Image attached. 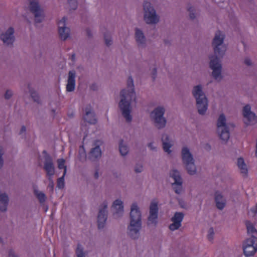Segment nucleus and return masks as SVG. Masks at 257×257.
<instances>
[{"label": "nucleus", "mask_w": 257, "mask_h": 257, "mask_svg": "<svg viewBox=\"0 0 257 257\" xmlns=\"http://www.w3.org/2000/svg\"><path fill=\"white\" fill-rule=\"evenodd\" d=\"M121 100L119 102V107L122 115L128 122L132 121L131 115V104L133 100L136 101V93L134 90V81L131 76L129 77L127 82V89H122L120 92Z\"/></svg>", "instance_id": "obj_1"}, {"label": "nucleus", "mask_w": 257, "mask_h": 257, "mask_svg": "<svg viewBox=\"0 0 257 257\" xmlns=\"http://www.w3.org/2000/svg\"><path fill=\"white\" fill-rule=\"evenodd\" d=\"M224 38V35L220 31H218L216 32L215 37L212 41V46L215 56H211L209 57L210 67L212 70V76L215 79L221 77V65L219 63V58L223 55V52H221L219 47L222 45Z\"/></svg>", "instance_id": "obj_2"}, {"label": "nucleus", "mask_w": 257, "mask_h": 257, "mask_svg": "<svg viewBox=\"0 0 257 257\" xmlns=\"http://www.w3.org/2000/svg\"><path fill=\"white\" fill-rule=\"evenodd\" d=\"M130 218L128 233L131 238L136 239L139 236L142 225L141 213L136 203H133L131 206Z\"/></svg>", "instance_id": "obj_3"}, {"label": "nucleus", "mask_w": 257, "mask_h": 257, "mask_svg": "<svg viewBox=\"0 0 257 257\" xmlns=\"http://www.w3.org/2000/svg\"><path fill=\"white\" fill-rule=\"evenodd\" d=\"M192 93L196 100L198 112L200 114H204L208 107L207 99L202 90L200 85L194 87Z\"/></svg>", "instance_id": "obj_4"}, {"label": "nucleus", "mask_w": 257, "mask_h": 257, "mask_svg": "<svg viewBox=\"0 0 257 257\" xmlns=\"http://www.w3.org/2000/svg\"><path fill=\"white\" fill-rule=\"evenodd\" d=\"M217 132L219 138L222 141H227L229 138V132L226 123V118L224 114H221L217 122Z\"/></svg>", "instance_id": "obj_5"}, {"label": "nucleus", "mask_w": 257, "mask_h": 257, "mask_svg": "<svg viewBox=\"0 0 257 257\" xmlns=\"http://www.w3.org/2000/svg\"><path fill=\"white\" fill-rule=\"evenodd\" d=\"M182 157L183 162L185 165L188 174L190 175L195 174L196 173V167L193 157L187 148L184 147L182 149Z\"/></svg>", "instance_id": "obj_6"}, {"label": "nucleus", "mask_w": 257, "mask_h": 257, "mask_svg": "<svg viewBox=\"0 0 257 257\" xmlns=\"http://www.w3.org/2000/svg\"><path fill=\"white\" fill-rule=\"evenodd\" d=\"M243 250L246 257L253 256L257 251V237L251 235L246 239L243 244Z\"/></svg>", "instance_id": "obj_7"}, {"label": "nucleus", "mask_w": 257, "mask_h": 257, "mask_svg": "<svg viewBox=\"0 0 257 257\" xmlns=\"http://www.w3.org/2000/svg\"><path fill=\"white\" fill-rule=\"evenodd\" d=\"M143 6L145 11L144 20L146 23L149 24L157 23L159 22V18L151 4L148 2H145Z\"/></svg>", "instance_id": "obj_8"}, {"label": "nucleus", "mask_w": 257, "mask_h": 257, "mask_svg": "<svg viewBox=\"0 0 257 257\" xmlns=\"http://www.w3.org/2000/svg\"><path fill=\"white\" fill-rule=\"evenodd\" d=\"M165 109L162 107H157L151 113V117L153 118L155 125L158 128L164 127L166 123V120L163 117Z\"/></svg>", "instance_id": "obj_9"}, {"label": "nucleus", "mask_w": 257, "mask_h": 257, "mask_svg": "<svg viewBox=\"0 0 257 257\" xmlns=\"http://www.w3.org/2000/svg\"><path fill=\"white\" fill-rule=\"evenodd\" d=\"M30 5V11L35 17L36 23H41L44 19L43 11L40 9L38 2L36 0H29Z\"/></svg>", "instance_id": "obj_10"}, {"label": "nucleus", "mask_w": 257, "mask_h": 257, "mask_svg": "<svg viewBox=\"0 0 257 257\" xmlns=\"http://www.w3.org/2000/svg\"><path fill=\"white\" fill-rule=\"evenodd\" d=\"M242 111L244 123L246 125L253 124L257 121L256 116L255 113L251 111V107L249 104L244 106Z\"/></svg>", "instance_id": "obj_11"}, {"label": "nucleus", "mask_w": 257, "mask_h": 257, "mask_svg": "<svg viewBox=\"0 0 257 257\" xmlns=\"http://www.w3.org/2000/svg\"><path fill=\"white\" fill-rule=\"evenodd\" d=\"M170 176L174 179L172 184L173 189L177 194H180L182 191V180L180 173L176 170H173L170 172Z\"/></svg>", "instance_id": "obj_12"}, {"label": "nucleus", "mask_w": 257, "mask_h": 257, "mask_svg": "<svg viewBox=\"0 0 257 257\" xmlns=\"http://www.w3.org/2000/svg\"><path fill=\"white\" fill-rule=\"evenodd\" d=\"M107 202H104L102 207L99 209L97 216V225L99 229L102 228L104 226L107 216Z\"/></svg>", "instance_id": "obj_13"}, {"label": "nucleus", "mask_w": 257, "mask_h": 257, "mask_svg": "<svg viewBox=\"0 0 257 257\" xmlns=\"http://www.w3.org/2000/svg\"><path fill=\"white\" fill-rule=\"evenodd\" d=\"M66 21L67 18L64 17L58 22V33L60 39L63 40L67 39L69 36L70 29L65 27Z\"/></svg>", "instance_id": "obj_14"}, {"label": "nucleus", "mask_w": 257, "mask_h": 257, "mask_svg": "<svg viewBox=\"0 0 257 257\" xmlns=\"http://www.w3.org/2000/svg\"><path fill=\"white\" fill-rule=\"evenodd\" d=\"M158 208V202L153 200L150 206V215L148 217V224H154L156 225L157 223Z\"/></svg>", "instance_id": "obj_15"}, {"label": "nucleus", "mask_w": 257, "mask_h": 257, "mask_svg": "<svg viewBox=\"0 0 257 257\" xmlns=\"http://www.w3.org/2000/svg\"><path fill=\"white\" fill-rule=\"evenodd\" d=\"M14 33V29L12 27H10L5 33L2 34L1 35L0 38L4 44L7 45H12L15 40Z\"/></svg>", "instance_id": "obj_16"}, {"label": "nucleus", "mask_w": 257, "mask_h": 257, "mask_svg": "<svg viewBox=\"0 0 257 257\" xmlns=\"http://www.w3.org/2000/svg\"><path fill=\"white\" fill-rule=\"evenodd\" d=\"M113 210V215L115 217L121 216L123 213V202L118 199L115 200L112 205Z\"/></svg>", "instance_id": "obj_17"}, {"label": "nucleus", "mask_w": 257, "mask_h": 257, "mask_svg": "<svg viewBox=\"0 0 257 257\" xmlns=\"http://www.w3.org/2000/svg\"><path fill=\"white\" fill-rule=\"evenodd\" d=\"M92 107L89 105L85 108V115L84 116V120L90 124H95L97 120L94 113L91 111Z\"/></svg>", "instance_id": "obj_18"}, {"label": "nucleus", "mask_w": 257, "mask_h": 257, "mask_svg": "<svg viewBox=\"0 0 257 257\" xmlns=\"http://www.w3.org/2000/svg\"><path fill=\"white\" fill-rule=\"evenodd\" d=\"M75 72L70 71L66 85V90L68 92H72L75 89Z\"/></svg>", "instance_id": "obj_19"}, {"label": "nucleus", "mask_w": 257, "mask_h": 257, "mask_svg": "<svg viewBox=\"0 0 257 257\" xmlns=\"http://www.w3.org/2000/svg\"><path fill=\"white\" fill-rule=\"evenodd\" d=\"M101 156V151L99 146H96L92 148L89 154V158L92 161H94L99 158Z\"/></svg>", "instance_id": "obj_20"}, {"label": "nucleus", "mask_w": 257, "mask_h": 257, "mask_svg": "<svg viewBox=\"0 0 257 257\" xmlns=\"http://www.w3.org/2000/svg\"><path fill=\"white\" fill-rule=\"evenodd\" d=\"M9 198L6 193L0 194V211H6L8 204Z\"/></svg>", "instance_id": "obj_21"}, {"label": "nucleus", "mask_w": 257, "mask_h": 257, "mask_svg": "<svg viewBox=\"0 0 257 257\" xmlns=\"http://www.w3.org/2000/svg\"><path fill=\"white\" fill-rule=\"evenodd\" d=\"M44 169L47 175L49 177L52 176L54 174V167L51 159L47 160L44 164Z\"/></svg>", "instance_id": "obj_22"}, {"label": "nucleus", "mask_w": 257, "mask_h": 257, "mask_svg": "<svg viewBox=\"0 0 257 257\" xmlns=\"http://www.w3.org/2000/svg\"><path fill=\"white\" fill-rule=\"evenodd\" d=\"M215 201L216 202V205L217 208L219 209H222L225 204V202L223 196L218 192H216L215 194Z\"/></svg>", "instance_id": "obj_23"}, {"label": "nucleus", "mask_w": 257, "mask_h": 257, "mask_svg": "<svg viewBox=\"0 0 257 257\" xmlns=\"http://www.w3.org/2000/svg\"><path fill=\"white\" fill-rule=\"evenodd\" d=\"M162 141L163 142V148L164 151L168 153H170L171 151L170 149L172 145L170 143L169 136L166 134L163 135L162 137Z\"/></svg>", "instance_id": "obj_24"}, {"label": "nucleus", "mask_w": 257, "mask_h": 257, "mask_svg": "<svg viewBox=\"0 0 257 257\" xmlns=\"http://www.w3.org/2000/svg\"><path fill=\"white\" fill-rule=\"evenodd\" d=\"M237 166L240 170L241 173L243 176H245L247 175L248 170L247 169L245 164L244 163V160L242 158H239L237 160Z\"/></svg>", "instance_id": "obj_25"}, {"label": "nucleus", "mask_w": 257, "mask_h": 257, "mask_svg": "<svg viewBox=\"0 0 257 257\" xmlns=\"http://www.w3.org/2000/svg\"><path fill=\"white\" fill-rule=\"evenodd\" d=\"M245 225L247 228V231L248 234H250L251 235H257V230L254 227L253 224L249 221H246Z\"/></svg>", "instance_id": "obj_26"}, {"label": "nucleus", "mask_w": 257, "mask_h": 257, "mask_svg": "<svg viewBox=\"0 0 257 257\" xmlns=\"http://www.w3.org/2000/svg\"><path fill=\"white\" fill-rule=\"evenodd\" d=\"M135 37L136 41L139 44H144L145 41V36L142 31L139 29H136Z\"/></svg>", "instance_id": "obj_27"}, {"label": "nucleus", "mask_w": 257, "mask_h": 257, "mask_svg": "<svg viewBox=\"0 0 257 257\" xmlns=\"http://www.w3.org/2000/svg\"><path fill=\"white\" fill-rule=\"evenodd\" d=\"M183 217V213L181 212H176L171 220L173 222H176L181 225Z\"/></svg>", "instance_id": "obj_28"}, {"label": "nucleus", "mask_w": 257, "mask_h": 257, "mask_svg": "<svg viewBox=\"0 0 257 257\" xmlns=\"http://www.w3.org/2000/svg\"><path fill=\"white\" fill-rule=\"evenodd\" d=\"M34 192L41 203H43L45 201L46 196L44 193L39 192L36 189H34Z\"/></svg>", "instance_id": "obj_29"}, {"label": "nucleus", "mask_w": 257, "mask_h": 257, "mask_svg": "<svg viewBox=\"0 0 257 257\" xmlns=\"http://www.w3.org/2000/svg\"><path fill=\"white\" fill-rule=\"evenodd\" d=\"M123 140L120 141L119 145V150L120 154L122 156H125L127 154L128 149L127 146L123 144Z\"/></svg>", "instance_id": "obj_30"}, {"label": "nucleus", "mask_w": 257, "mask_h": 257, "mask_svg": "<svg viewBox=\"0 0 257 257\" xmlns=\"http://www.w3.org/2000/svg\"><path fill=\"white\" fill-rule=\"evenodd\" d=\"M66 175V170L63 172V176L57 180V186L59 189H62L64 187V177Z\"/></svg>", "instance_id": "obj_31"}, {"label": "nucleus", "mask_w": 257, "mask_h": 257, "mask_svg": "<svg viewBox=\"0 0 257 257\" xmlns=\"http://www.w3.org/2000/svg\"><path fill=\"white\" fill-rule=\"evenodd\" d=\"M76 253L77 257H85L83 251V247L80 244L77 245V247L76 250Z\"/></svg>", "instance_id": "obj_32"}, {"label": "nucleus", "mask_w": 257, "mask_h": 257, "mask_svg": "<svg viewBox=\"0 0 257 257\" xmlns=\"http://www.w3.org/2000/svg\"><path fill=\"white\" fill-rule=\"evenodd\" d=\"M58 166L59 169H64V171L66 170L67 171V168L66 166L65 165V161L63 159H58L57 160Z\"/></svg>", "instance_id": "obj_33"}, {"label": "nucleus", "mask_w": 257, "mask_h": 257, "mask_svg": "<svg viewBox=\"0 0 257 257\" xmlns=\"http://www.w3.org/2000/svg\"><path fill=\"white\" fill-rule=\"evenodd\" d=\"M30 92L31 96L33 98V100L39 103V97L38 93L36 92L33 91L31 89H30Z\"/></svg>", "instance_id": "obj_34"}, {"label": "nucleus", "mask_w": 257, "mask_h": 257, "mask_svg": "<svg viewBox=\"0 0 257 257\" xmlns=\"http://www.w3.org/2000/svg\"><path fill=\"white\" fill-rule=\"evenodd\" d=\"M104 37L105 44L108 46L111 45L112 44V39L110 36L107 34H105Z\"/></svg>", "instance_id": "obj_35"}, {"label": "nucleus", "mask_w": 257, "mask_h": 257, "mask_svg": "<svg viewBox=\"0 0 257 257\" xmlns=\"http://www.w3.org/2000/svg\"><path fill=\"white\" fill-rule=\"evenodd\" d=\"M181 225L176 222H173V223L169 225V229L171 230H175L178 229Z\"/></svg>", "instance_id": "obj_36"}, {"label": "nucleus", "mask_w": 257, "mask_h": 257, "mask_svg": "<svg viewBox=\"0 0 257 257\" xmlns=\"http://www.w3.org/2000/svg\"><path fill=\"white\" fill-rule=\"evenodd\" d=\"M188 11L190 13V18L192 20L194 19L195 18V13H194L195 9L192 7H189L188 8Z\"/></svg>", "instance_id": "obj_37"}, {"label": "nucleus", "mask_w": 257, "mask_h": 257, "mask_svg": "<svg viewBox=\"0 0 257 257\" xmlns=\"http://www.w3.org/2000/svg\"><path fill=\"white\" fill-rule=\"evenodd\" d=\"M214 235V230L212 227H211L208 230V233L207 235V238L209 241H212L213 239Z\"/></svg>", "instance_id": "obj_38"}, {"label": "nucleus", "mask_w": 257, "mask_h": 257, "mask_svg": "<svg viewBox=\"0 0 257 257\" xmlns=\"http://www.w3.org/2000/svg\"><path fill=\"white\" fill-rule=\"evenodd\" d=\"M70 5V7L73 10H75L77 8V2L76 0H67Z\"/></svg>", "instance_id": "obj_39"}, {"label": "nucleus", "mask_w": 257, "mask_h": 257, "mask_svg": "<svg viewBox=\"0 0 257 257\" xmlns=\"http://www.w3.org/2000/svg\"><path fill=\"white\" fill-rule=\"evenodd\" d=\"M257 213V204H256L254 207H252L251 208L250 211L249 212V214H252L253 216L255 215Z\"/></svg>", "instance_id": "obj_40"}, {"label": "nucleus", "mask_w": 257, "mask_h": 257, "mask_svg": "<svg viewBox=\"0 0 257 257\" xmlns=\"http://www.w3.org/2000/svg\"><path fill=\"white\" fill-rule=\"evenodd\" d=\"M12 94L13 93L12 91L8 90L6 92L5 97L6 99H8L11 98V97L12 96Z\"/></svg>", "instance_id": "obj_41"}, {"label": "nucleus", "mask_w": 257, "mask_h": 257, "mask_svg": "<svg viewBox=\"0 0 257 257\" xmlns=\"http://www.w3.org/2000/svg\"><path fill=\"white\" fill-rule=\"evenodd\" d=\"M3 154V148L0 147V168L3 166V160L2 159V155Z\"/></svg>", "instance_id": "obj_42"}, {"label": "nucleus", "mask_w": 257, "mask_h": 257, "mask_svg": "<svg viewBox=\"0 0 257 257\" xmlns=\"http://www.w3.org/2000/svg\"><path fill=\"white\" fill-rule=\"evenodd\" d=\"M136 172L140 173L143 171V166L142 165H137L135 167V169Z\"/></svg>", "instance_id": "obj_43"}, {"label": "nucleus", "mask_w": 257, "mask_h": 257, "mask_svg": "<svg viewBox=\"0 0 257 257\" xmlns=\"http://www.w3.org/2000/svg\"><path fill=\"white\" fill-rule=\"evenodd\" d=\"M244 62L245 64L247 66H250L251 65V61L249 58H246L244 59Z\"/></svg>", "instance_id": "obj_44"}, {"label": "nucleus", "mask_w": 257, "mask_h": 257, "mask_svg": "<svg viewBox=\"0 0 257 257\" xmlns=\"http://www.w3.org/2000/svg\"><path fill=\"white\" fill-rule=\"evenodd\" d=\"M157 75V69L156 68L153 69L152 71V78L153 80H155L156 77Z\"/></svg>", "instance_id": "obj_45"}, {"label": "nucleus", "mask_w": 257, "mask_h": 257, "mask_svg": "<svg viewBox=\"0 0 257 257\" xmlns=\"http://www.w3.org/2000/svg\"><path fill=\"white\" fill-rule=\"evenodd\" d=\"M26 131V127L24 125L22 126L21 130L20 131V134L22 135V134L25 133Z\"/></svg>", "instance_id": "obj_46"}, {"label": "nucleus", "mask_w": 257, "mask_h": 257, "mask_svg": "<svg viewBox=\"0 0 257 257\" xmlns=\"http://www.w3.org/2000/svg\"><path fill=\"white\" fill-rule=\"evenodd\" d=\"M149 148H150L151 150H155V148L153 147V144L152 143H150L148 144Z\"/></svg>", "instance_id": "obj_47"}, {"label": "nucleus", "mask_w": 257, "mask_h": 257, "mask_svg": "<svg viewBox=\"0 0 257 257\" xmlns=\"http://www.w3.org/2000/svg\"><path fill=\"white\" fill-rule=\"evenodd\" d=\"M9 257H15L14 252L13 250H10L9 252Z\"/></svg>", "instance_id": "obj_48"}, {"label": "nucleus", "mask_w": 257, "mask_h": 257, "mask_svg": "<svg viewBox=\"0 0 257 257\" xmlns=\"http://www.w3.org/2000/svg\"><path fill=\"white\" fill-rule=\"evenodd\" d=\"M94 176H95V178H98V172H96L94 174Z\"/></svg>", "instance_id": "obj_49"}, {"label": "nucleus", "mask_w": 257, "mask_h": 257, "mask_svg": "<svg viewBox=\"0 0 257 257\" xmlns=\"http://www.w3.org/2000/svg\"><path fill=\"white\" fill-rule=\"evenodd\" d=\"M75 58V54H73L71 56V59L72 61H74Z\"/></svg>", "instance_id": "obj_50"}, {"label": "nucleus", "mask_w": 257, "mask_h": 257, "mask_svg": "<svg viewBox=\"0 0 257 257\" xmlns=\"http://www.w3.org/2000/svg\"><path fill=\"white\" fill-rule=\"evenodd\" d=\"M87 33H88V35L89 36L90 34H89V32L88 31L87 32Z\"/></svg>", "instance_id": "obj_51"}]
</instances>
